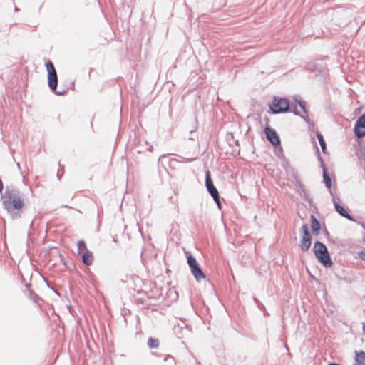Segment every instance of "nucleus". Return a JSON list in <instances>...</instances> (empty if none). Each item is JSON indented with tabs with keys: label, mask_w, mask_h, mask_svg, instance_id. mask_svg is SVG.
<instances>
[{
	"label": "nucleus",
	"mask_w": 365,
	"mask_h": 365,
	"mask_svg": "<svg viewBox=\"0 0 365 365\" xmlns=\"http://www.w3.org/2000/svg\"><path fill=\"white\" fill-rule=\"evenodd\" d=\"M264 133L266 134L267 139L272 143L274 147H277L280 145V138L276 130L272 128L269 125H267L264 128Z\"/></svg>",
	"instance_id": "6e6552de"
},
{
	"label": "nucleus",
	"mask_w": 365,
	"mask_h": 365,
	"mask_svg": "<svg viewBox=\"0 0 365 365\" xmlns=\"http://www.w3.org/2000/svg\"><path fill=\"white\" fill-rule=\"evenodd\" d=\"M334 205L335 207V209L336 212L340 214L341 216L351 220V217L349 215L348 211L341 205H340L338 202H336L335 200H334Z\"/></svg>",
	"instance_id": "ddd939ff"
},
{
	"label": "nucleus",
	"mask_w": 365,
	"mask_h": 365,
	"mask_svg": "<svg viewBox=\"0 0 365 365\" xmlns=\"http://www.w3.org/2000/svg\"><path fill=\"white\" fill-rule=\"evenodd\" d=\"M314 252L317 258L325 266L331 267L332 262L327 252L326 246L319 242H317L314 245Z\"/></svg>",
	"instance_id": "7ed1b4c3"
},
{
	"label": "nucleus",
	"mask_w": 365,
	"mask_h": 365,
	"mask_svg": "<svg viewBox=\"0 0 365 365\" xmlns=\"http://www.w3.org/2000/svg\"><path fill=\"white\" fill-rule=\"evenodd\" d=\"M77 247H78V254H83V252H86V251H88L86 243L83 240H78L77 242Z\"/></svg>",
	"instance_id": "a211bd4d"
},
{
	"label": "nucleus",
	"mask_w": 365,
	"mask_h": 365,
	"mask_svg": "<svg viewBox=\"0 0 365 365\" xmlns=\"http://www.w3.org/2000/svg\"><path fill=\"white\" fill-rule=\"evenodd\" d=\"M19 272H20V280H21V282H23V276H22L21 272L20 271H19Z\"/></svg>",
	"instance_id": "b1692460"
},
{
	"label": "nucleus",
	"mask_w": 365,
	"mask_h": 365,
	"mask_svg": "<svg viewBox=\"0 0 365 365\" xmlns=\"http://www.w3.org/2000/svg\"><path fill=\"white\" fill-rule=\"evenodd\" d=\"M16 199L20 198L19 191L14 187L6 186L4 195H2V199Z\"/></svg>",
	"instance_id": "9b49d317"
},
{
	"label": "nucleus",
	"mask_w": 365,
	"mask_h": 365,
	"mask_svg": "<svg viewBox=\"0 0 365 365\" xmlns=\"http://www.w3.org/2000/svg\"><path fill=\"white\" fill-rule=\"evenodd\" d=\"M289 106V102L287 98H274L269 108L273 113H279L288 111Z\"/></svg>",
	"instance_id": "20e7f679"
},
{
	"label": "nucleus",
	"mask_w": 365,
	"mask_h": 365,
	"mask_svg": "<svg viewBox=\"0 0 365 365\" xmlns=\"http://www.w3.org/2000/svg\"><path fill=\"white\" fill-rule=\"evenodd\" d=\"M354 133L359 138L365 135V113L357 120L354 127Z\"/></svg>",
	"instance_id": "9d476101"
},
{
	"label": "nucleus",
	"mask_w": 365,
	"mask_h": 365,
	"mask_svg": "<svg viewBox=\"0 0 365 365\" xmlns=\"http://www.w3.org/2000/svg\"><path fill=\"white\" fill-rule=\"evenodd\" d=\"M4 189V185L1 179L0 178V193L2 194V191Z\"/></svg>",
	"instance_id": "5701e85b"
},
{
	"label": "nucleus",
	"mask_w": 365,
	"mask_h": 365,
	"mask_svg": "<svg viewBox=\"0 0 365 365\" xmlns=\"http://www.w3.org/2000/svg\"><path fill=\"white\" fill-rule=\"evenodd\" d=\"M306 70L314 74L319 83H327V71L324 66L314 62H309L306 66Z\"/></svg>",
	"instance_id": "f03ea898"
},
{
	"label": "nucleus",
	"mask_w": 365,
	"mask_h": 365,
	"mask_svg": "<svg viewBox=\"0 0 365 365\" xmlns=\"http://www.w3.org/2000/svg\"><path fill=\"white\" fill-rule=\"evenodd\" d=\"M317 137L319 142L323 153H326V143L324 140L323 135L321 133H317Z\"/></svg>",
	"instance_id": "aec40b11"
},
{
	"label": "nucleus",
	"mask_w": 365,
	"mask_h": 365,
	"mask_svg": "<svg viewBox=\"0 0 365 365\" xmlns=\"http://www.w3.org/2000/svg\"><path fill=\"white\" fill-rule=\"evenodd\" d=\"M299 106L300 108V110L296 106H293L292 108V111L297 115H300L303 116V114L306 113L305 103L302 102V101H299Z\"/></svg>",
	"instance_id": "4468645a"
},
{
	"label": "nucleus",
	"mask_w": 365,
	"mask_h": 365,
	"mask_svg": "<svg viewBox=\"0 0 365 365\" xmlns=\"http://www.w3.org/2000/svg\"><path fill=\"white\" fill-rule=\"evenodd\" d=\"M148 346L150 349H155L158 348L159 346V341L157 339L154 338H149L148 340Z\"/></svg>",
	"instance_id": "6ab92c4d"
},
{
	"label": "nucleus",
	"mask_w": 365,
	"mask_h": 365,
	"mask_svg": "<svg viewBox=\"0 0 365 365\" xmlns=\"http://www.w3.org/2000/svg\"><path fill=\"white\" fill-rule=\"evenodd\" d=\"M113 240H114L115 242H118L117 239H114Z\"/></svg>",
	"instance_id": "cd10ccee"
},
{
	"label": "nucleus",
	"mask_w": 365,
	"mask_h": 365,
	"mask_svg": "<svg viewBox=\"0 0 365 365\" xmlns=\"http://www.w3.org/2000/svg\"><path fill=\"white\" fill-rule=\"evenodd\" d=\"M311 227L312 232L317 235L320 229V225L319 221L314 216H312Z\"/></svg>",
	"instance_id": "dca6fc26"
},
{
	"label": "nucleus",
	"mask_w": 365,
	"mask_h": 365,
	"mask_svg": "<svg viewBox=\"0 0 365 365\" xmlns=\"http://www.w3.org/2000/svg\"><path fill=\"white\" fill-rule=\"evenodd\" d=\"M323 178H324V182L326 186L329 189H330L331 187V178L329 176V175L327 173V170L325 168H323Z\"/></svg>",
	"instance_id": "f3484780"
},
{
	"label": "nucleus",
	"mask_w": 365,
	"mask_h": 365,
	"mask_svg": "<svg viewBox=\"0 0 365 365\" xmlns=\"http://www.w3.org/2000/svg\"><path fill=\"white\" fill-rule=\"evenodd\" d=\"M15 11H19V9H18L16 6L15 7Z\"/></svg>",
	"instance_id": "a878e982"
},
{
	"label": "nucleus",
	"mask_w": 365,
	"mask_h": 365,
	"mask_svg": "<svg viewBox=\"0 0 365 365\" xmlns=\"http://www.w3.org/2000/svg\"><path fill=\"white\" fill-rule=\"evenodd\" d=\"M363 331L365 333V323L363 324Z\"/></svg>",
	"instance_id": "393cba45"
},
{
	"label": "nucleus",
	"mask_w": 365,
	"mask_h": 365,
	"mask_svg": "<svg viewBox=\"0 0 365 365\" xmlns=\"http://www.w3.org/2000/svg\"><path fill=\"white\" fill-rule=\"evenodd\" d=\"M46 68L48 71V85L51 90L56 91L58 86V77L55 67L51 61H48L46 63Z\"/></svg>",
	"instance_id": "39448f33"
},
{
	"label": "nucleus",
	"mask_w": 365,
	"mask_h": 365,
	"mask_svg": "<svg viewBox=\"0 0 365 365\" xmlns=\"http://www.w3.org/2000/svg\"><path fill=\"white\" fill-rule=\"evenodd\" d=\"M205 184L209 193L213 197L218 207L221 208L219 193L217 188L214 186L213 182L211 180L210 171L206 172Z\"/></svg>",
	"instance_id": "0eeeda50"
},
{
	"label": "nucleus",
	"mask_w": 365,
	"mask_h": 365,
	"mask_svg": "<svg viewBox=\"0 0 365 365\" xmlns=\"http://www.w3.org/2000/svg\"><path fill=\"white\" fill-rule=\"evenodd\" d=\"M354 365H365V353L364 351L356 354Z\"/></svg>",
	"instance_id": "2eb2a0df"
},
{
	"label": "nucleus",
	"mask_w": 365,
	"mask_h": 365,
	"mask_svg": "<svg viewBox=\"0 0 365 365\" xmlns=\"http://www.w3.org/2000/svg\"><path fill=\"white\" fill-rule=\"evenodd\" d=\"M17 166L19 167V168H20V163H17Z\"/></svg>",
	"instance_id": "bb28decb"
},
{
	"label": "nucleus",
	"mask_w": 365,
	"mask_h": 365,
	"mask_svg": "<svg viewBox=\"0 0 365 365\" xmlns=\"http://www.w3.org/2000/svg\"><path fill=\"white\" fill-rule=\"evenodd\" d=\"M2 204L11 219L21 218V210L23 207V201L21 198L11 199L10 197L9 199H3Z\"/></svg>",
	"instance_id": "f257e3e1"
},
{
	"label": "nucleus",
	"mask_w": 365,
	"mask_h": 365,
	"mask_svg": "<svg viewBox=\"0 0 365 365\" xmlns=\"http://www.w3.org/2000/svg\"><path fill=\"white\" fill-rule=\"evenodd\" d=\"M81 256H82L83 262L86 265L89 266L93 264L94 257L91 252H90L89 250L86 251V252H83V254H81Z\"/></svg>",
	"instance_id": "f8f14e48"
},
{
	"label": "nucleus",
	"mask_w": 365,
	"mask_h": 365,
	"mask_svg": "<svg viewBox=\"0 0 365 365\" xmlns=\"http://www.w3.org/2000/svg\"><path fill=\"white\" fill-rule=\"evenodd\" d=\"M187 263L191 269L192 274L197 281H200L202 279L205 278V275L203 273L202 270L200 267L196 259L191 255H189L187 256Z\"/></svg>",
	"instance_id": "423d86ee"
},
{
	"label": "nucleus",
	"mask_w": 365,
	"mask_h": 365,
	"mask_svg": "<svg viewBox=\"0 0 365 365\" xmlns=\"http://www.w3.org/2000/svg\"><path fill=\"white\" fill-rule=\"evenodd\" d=\"M361 259L365 260V249L359 253Z\"/></svg>",
	"instance_id": "412c9836"
},
{
	"label": "nucleus",
	"mask_w": 365,
	"mask_h": 365,
	"mask_svg": "<svg viewBox=\"0 0 365 365\" xmlns=\"http://www.w3.org/2000/svg\"><path fill=\"white\" fill-rule=\"evenodd\" d=\"M74 89V82L71 81L69 86L68 87V90H73Z\"/></svg>",
	"instance_id": "4be33fe9"
},
{
	"label": "nucleus",
	"mask_w": 365,
	"mask_h": 365,
	"mask_svg": "<svg viewBox=\"0 0 365 365\" xmlns=\"http://www.w3.org/2000/svg\"><path fill=\"white\" fill-rule=\"evenodd\" d=\"M303 231L302 239L300 242V247L302 250H307L311 246V235L308 231L307 225H303L302 227Z\"/></svg>",
	"instance_id": "1a4fd4ad"
}]
</instances>
